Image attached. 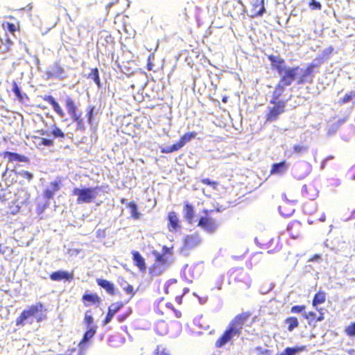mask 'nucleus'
Masks as SVG:
<instances>
[{
	"mask_svg": "<svg viewBox=\"0 0 355 355\" xmlns=\"http://www.w3.org/2000/svg\"><path fill=\"white\" fill-rule=\"evenodd\" d=\"M267 58L270 62L271 69L281 76L274 89V98H276L282 96L284 88L290 86L295 80L299 67H288L285 60L277 55H268Z\"/></svg>",
	"mask_w": 355,
	"mask_h": 355,
	"instance_id": "1",
	"label": "nucleus"
},
{
	"mask_svg": "<svg viewBox=\"0 0 355 355\" xmlns=\"http://www.w3.org/2000/svg\"><path fill=\"white\" fill-rule=\"evenodd\" d=\"M46 309L42 302L28 306L16 318L15 324L23 327L31 318H35L37 322H40L46 319Z\"/></svg>",
	"mask_w": 355,
	"mask_h": 355,
	"instance_id": "2",
	"label": "nucleus"
},
{
	"mask_svg": "<svg viewBox=\"0 0 355 355\" xmlns=\"http://www.w3.org/2000/svg\"><path fill=\"white\" fill-rule=\"evenodd\" d=\"M334 51L332 46H329L322 51V52L315 58V62L309 64L303 73L297 79L298 84H304L305 83H312L313 77V70L315 68L319 67L320 65L326 62L331 56Z\"/></svg>",
	"mask_w": 355,
	"mask_h": 355,
	"instance_id": "3",
	"label": "nucleus"
},
{
	"mask_svg": "<svg viewBox=\"0 0 355 355\" xmlns=\"http://www.w3.org/2000/svg\"><path fill=\"white\" fill-rule=\"evenodd\" d=\"M203 215L198 220L197 226L208 234H214L219 227L220 220L217 216L218 211L213 209H203Z\"/></svg>",
	"mask_w": 355,
	"mask_h": 355,
	"instance_id": "4",
	"label": "nucleus"
},
{
	"mask_svg": "<svg viewBox=\"0 0 355 355\" xmlns=\"http://www.w3.org/2000/svg\"><path fill=\"white\" fill-rule=\"evenodd\" d=\"M281 96L274 98V92L270 101L274 106L270 107L265 115L266 122H273L278 119L279 116L285 112L286 103L284 101H279Z\"/></svg>",
	"mask_w": 355,
	"mask_h": 355,
	"instance_id": "5",
	"label": "nucleus"
},
{
	"mask_svg": "<svg viewBox=\"0 0 355 355\" xmlns=\"http://www.w3.org/2000/svg\"><path fill=\"white\" fill-rule=\"evenodd\" d=\"M188 291L189 289L184 287L182 282H179L176 279L169 280L164 286V292L175 296V300L179 304L182 303V296Z\"/></svg>",
	"mask_w": 355,
	"mask_h": 355,
	"instance_id": "6",
	"label": "nucleus"
},
{
	"mask_svg": "<svg viewBox=\"0 0 355 355\" xmlns=\"http://www.w3.org/2000/svg\"><path fill=\"white\" fill-rule=\"evenodd\" d=\"M155 255V261L148 268V274L151 277H157L161 275L168 266V261L164 254L158 252H153Z\"/></svg>",
	"mask_w": 355,
	"mask_h": 355,
	"instance_id": "7",
	"label": "nucleus"
},
{
	"mask_svg": "<svg viewBox=\"0 0 355 355\" xmlns=\"http://www.w3.org/2000/svg\"><path fill=\"white\" fill-rule=\"evenodd\" d=\"M241 334L240 330H237L230 323L222 334V335L216 340L215 347L217 348L222 347L227 343L230 342L234 336H239Z\"/></svg>",
	"mask_w": 355,
	"mask_h": 355,
	"instance_id": "8",
	"label": "nucleus"
},
{
	"mask_svg": "<svg viewBox=\"0 0 355 355\" xmlns=\"http://www.w3.org/2000/svg\"><path fill=\"white\" fill-rule=\"evenodd\" d=\"M241 334L240 330H237L230 323L222 334V335L216 340L215 347L217 348L222 347L227 343L230 342L234 336H239Z\"/></svg>",
	"mask_w": 355,
	"mask_h": 355,
	"instance_id": "9",
	"label": "nucleus"
},
{
	"mask_svg": "<svg viewBox=\"0 0 355 355\" xmlns=\"http://www.w3.org/2000/svg\"><path fill=\"white\" fill-rule=\"evenodd\" d=\"M241 334L240 330H237L230 323L222 334V335L216 340L215 347L217 348L222 347L227 343L230 342L234 336H239Z\"/></svg>",
	"mask_w": 355,
	"mask_h": 355,
	"instance_id": "10",
	"label": "nucleus"
},
{
	"mask_svg": "<svg viewBox=\"0 0 355 355\" xmlns=\"http://www.w3.org/2000/svg\"><path fill=\"white\" fill-rule=\"evenodd\" d=\"M196 136V132H189L184 133L180 139L173 145L170 146H166L164 148H162L161 152L162 153H171L175 151H178L182 147H183L189 141L195 138Z\"/></svg>",
	"mask_w": 355,
	"mask_h": 355,
	"instance_id": "11",
	"label": "nucleus"
},
{
	"mask_svg": "<svg viewBox=\"0 0 355 355\" xmlns=\"http://www.w3.org/2000/svg\"><path fill=\"white\" fill-rule=\"evenodd\" d=\"M251 315L252 313L250 311L242 312L235 315L234 318L230 321V324L235 327L237 330H240L241 331L243 327Z\"/></svg>",
	"mask_w": 355,
	"mask_h": 355,
	"instance_id": "12",
	"label": "nucleus"
},
{
	"mask_svg": "<svg viewBox=\"0 0 355 355\" xmlns=\"http://www.w3.org/2000/svg\"><path fill=\"white\" fill-rule=\"evenodd\" d=\"M264 0H250V17H258L265 12Z\"/></svg>",
	"mask_w": 355,
	"mask_h": 355,
	"instance_id": "13",
	"label": "nucleus"
},
{
	"mask_svg": "<svg viewBox=\"0 0 355 355\" xmlns=\"http://www.w3.org/2000/svg\"><path fill=\"white\" fill-rule=\"evenodd\" d=\"M317 310L318 311V314L311 311L304 315V318L307 320L309 326L315 327L318 322H321L324 319V313L322 309Z\"/></svg>",
	"mask_w": 355,
	"mask_h": 355,
	"instance_id": "14",
	"label": "nucleus"
},
{
	"mask_svg": "<svg viewBox=\"0 0 355 355\" xmlns=\"http://www.w3.org/2000/svg\"><path fill=\"white\" fill-rule=\"evenodd\" d=\"M167 228L171 232H177L181 229V222L175 211H170L167 216Z\"/></svg>",
	"mask_w": 355,
	"mask_h": 355,
	"instance_id": "15",
	"label": "nucleus"
},
{
	"mask_svg": "<svg viewBox=\"0 0 355 355\" xmlns=\"http://www.w3.org/2000/svg\"><path fill=\"white\" fill-rule=\"evenodd\" d=\"M201 239L198 234H189L184 236L183 248L185 250L193 249L200 245Z\"/></svg>",
	"mask_w": 355,
	"mask_h": 355,
	"instance_id": "16",
	"label": "nucleus"
},
{
	"mask_svg": "<svg viewBox=\"0 0 355 355\" xmlns=\"http://www.w3.org/2000/svg\"><path fill=\"white\" fill-rule=\"evenodd\" d=\"M131 254L134 266L137 267L141 272H145L147 269V266L144 257L139 251L136 250L132 251Z\"/></svg>",
	"mask_w": 355,
	"mask_h": 355,
	"instance_id": "17",
	"label": "nucleus"
},
{
	"mask_svg": "<svg viewBox=\"0 0 355 355\" xmlns=\"http://www.w3.org/2000/svg\"><path fill=\"white\" fill-rule=\"evenodd\" d=\"M50 279L52 281L60 282H71L73 279V273L64 270H57L50 274Z\"/></svg>",
	"mask_w": 355,
	"mask_h": 355,
	"instance_id": "18",
	"label": "nucleus"
},
{
	"mask_svg": "<svg viewBox=\"0 0 355 355\" xmlns=\"http://www.w3.org/2000/svg\"><path fill=\"white\" fill-rule=\"evenodd\" d=\"M288 167L289 164L286 160H283L279 163L272 164L271 165L270 174L282 175L288 171Z\"/></svg>",
	"mask_w": 355,
	"mask_h": 355,
	"instance_id": "19",
	"label": "nucleus"
},
{
	"mask_svg": "<svg viewBox=\"0 0 355 355\" xmlns=\"http://www.w3.org/2000/svg\"><path fill=\"white\" fill-rule=\"evenodd\" d=\"M8 18L10 19H13L15 21V22H10V21H3L2 23V28L6 31L12 33V35L15 34V32L20 31L21 29V23L19 21L16 19L13 16H8Z\"/></svg>",
	"mask_w": 355,
	"mask_h": 355,
	"instance_id": "20",
	"label": "nucleus"
},
{
	"mask_svg": "<svg viewBox=\"0 0 355 355\" xmlns=\"http://www.w3.org/2000/svg\"><path fill=\"white\" fill-rule=\"evenodd\" d=\"M1 155L3 158L7 159L8 162H12L15 161L19 162H26L28 161L26 156L17 154L16 153L5 151L2 153Z\"/></svg>",
	"mask_w": 355,
	"mask_h": 355,
	"instance_id": "21",
	"label": "nucleus"
},
{
	"mask_svg": "<svg viewBox=\"0 0 355 355\" xmlns=\"http://www.w3.org/2000/svg\"><path fill=\"white\" fill-rule=\"evenodd\" d=\"M61 184L62 182L60 179L56 181L51 182L50 183L51 189H47L44 191V198L46 200L52 199L53 198L55 192L59 190Z\"/></svg>",
	"mask_w": 355,
	"mask_h": 355,
	"instance_id": "22",
	"label": "nucleus"
},
{
	"mask_svg": "<svg viewBox=\"0 0 355 355\" xmlns=\"http://www.w3.org/2000/svg\"><path fill=\"white\" fill-rule=\"evenodd\" d=\"M43 100L51 105L53 110L60 116L64 117L65 113L59 104L55 101L54 98L51 95H46L43 97Z\"/></svg>",
	"mask_w": 355,
	"mask_h": 355,
	"instance_id": "23",
	"label": "nucleus"
},
{
	"mask_svg": "<svg viewBox=\"0 0 355 355\" xmlns=\"http://www.w3.org/2000/svg\"><path fill=\"white\" fill-rule=\"evenodd\" d=\"M96 283L100 287L105 289V291L109 295H115L116 293H115L114 285L112 283H111L110 282H109L106 279L98 278V279H96Z\"/></svg>",
	"mask_w": 355,
	"mask_h": 355,
	"instance_id": "24",
	"label": "nucleus"
},
{
	"mask_svg": "<svg viewBox=\"0 0 355 355\" xmlns=\"http://www.w3.org/2000/svg\"><path fill=\"white\" fill-rule=\"evenodd\" d=\"M72 194L78 196L77 201L78 203L89 201V189H80L75 188L72 191Z\"/></svg>",
	"mask_w": 355,
	"mask_h": 355,
	"instance_id": "25",
	"label": "nucleus"
},
{
	"mask_svg": "<svg viewBox=\"0 0 355 355\" xmlns=\"http://www.w3.org/2000/svg\"><path fill=\"white\" fill-rule=\"evenodd\" d=\"M184 218L190 224L193 223L195 216L194 207L189 202L184 205Z\"/></svg>",
	"mask_w": 355,
	"mask_h": 355,
	"instance_id": "26",
	"label": "nucleus"
},
{
	"mask_svg": "<svg viewBox=\"0 0 355 355\" xmlns=\"http://www.w3.org/2000/svg\"><path fill=\"white\" fill-rule=\"evenodd\" d=\"M301 223L299 221L295 220L290 223L287 230L289 232L291 236L295 239L299 236L300 234Z\"/></svg>",
	"mask_w": 355,
	"mask_h": 355,
	"instance_id": "27",
	"label": "nucleus"
},
{
	"mask_svg": "<svg viewBox=\"0 0 355 355\" xmlns=\"http://www.w3.org/2000/svg\"><path fill=\"white\" fill-rule=\"evenodd\" d=\"M65 106L71 116H75L77 119L76 115L80 114V112H78L75 103L71 98H67L65 101Z\"/></svg>",
	"mask_w": 355,
	"mask_h": 355,
	"instance_id": "28",
	"label": "nucleus"
},
{
	"mask_svg": "<svg viewBox=\"0 0 355 355\" xmlns=\"http://www.w3.org/2000/svg\"><path fill=\"white\" fill-rule=\"evenodd\" d=\"M284 324L287 325V330L290 332L299 327L300 322L297 317L290 316L284 320Z\"/></svg>",
	"mask_w": 355,
	"mask_h": 355,
	"instance_id": "29",
	"label": "nucleus"
},
{
	"mask_svg": "<svg viewBox=\"0 0 355 355\" xmlns=\"http://www.w3.org/2000/svg\"><path fill=\"white\" fill-rule=\"evenodd\" d=\"M279 211L282 216L288 217L294 213L295 209L288 202H285L279 207Z\"/></svg>",
	"mask_w": 355,
	"mask_h": 355,
	"instance_id": "30",
	"label": "nucleus"
},
{
	"mask_svg": "<svg viewBox=\"0 0 355 355\" xmlns=\"http://www.w3.org/2000/svg\"><path fill=\"white\" fill-rule=\"evenodd\" d=\"M51 134L53 139H58L60 141H62L67 137L66 134L56 125L51 126Z\"/></svg>",
	"mask_w": 355,
	"mask_h": 355,
	"instance_id": "31",
	"label": "nucleus"
},
{
	"mask_svg": "<svg viewBox=\"0 0 355 355\" xmlns=\"http://www.w3.org/2000/svg\"><path fill=\"white\" fill-rule=\"evenodd\" d=\"M305 350H306V347L304 345L295 347H288L285 348L282 352H281L279 354H277L276 355H296L297 353L303 352Z\"/></svg>",
	"mask_w": 355,
	"mask_h": 355,
	"instance_id": "32",
	"label": "nucleus"
},
{
	"mask_svg": "<svg viewBox=\"0 0 355 355\" xmlns=\"http://www.w3.org/2000/svg\"><path fill=\"white\" fill-rule=\"evenodd\" d=\"M326 300V293L323 291H319L315 294L312 300V306H317L318 304H323Z\"/></svg>",
	"mask_w": 355,
	"mask_h": 355,
	"instance_id": "33",
	"label": "nucleus"
},
{
	"mask_svg": "<svg viewBox=\"0 0 355 355\" xmlns=\"http://www.w3.org/2000/svg\"><path fill=\"white\" fill-rule=\"evenodd\" d=\"M127 207L130 210V216L134 220H138L140 218V213L138 211L137 205L133 202H129L127 203Z\"/></svg>",
	"mask_w": 355,
	"mask_h": 355,
	"instance_id": "34",
	"label": "nucleus"
},
{
	"mask_svg": "<svg viewBox=\"0 0 355 355\" xmlns=\"http://www.w3.org/2000/svg\"><path fill=\"white\" fill-rule=\"evenodd\" d=\"M152 355H171V352L167 347L159 345L156 347Z\"/></svg>",
	"mask_w": 355,
	"mask_h": 355,
	"instance_id": "35",
	"label": "nucleus"
},
{
	"mask_svg": "<svg viewBox=\"0 0 355 355\" xmlns=\"http://www.w3.org/2000/svg\"><path fill=\"white\" fill-rule=\"evenodd\" d=\"M77 119L75 116L71 117L73 121L76 123V130L77 131H84L85 130V126L83 122V119L81 117V113L76 115Z\"/></svg>",
	"mask_w": 355,
	"mask_h": 355,
	"instance_id": "36",
	"label": "nucleus"
},
{
	"mask_svg": "<svg viewBox=\"0 0 355 355\" xmlns=\"http://www.w3.org/2000/svg\"><path fill=\"white\" fill-rule=\"evenodd\" d=\"M353 98H355V92H351L345 94L343 97L340 98L338 103L343 105L351 101Z\"/></svg>",
	"mask_w": 355,
	"mask_h": 355,
	"instance_id": "37",
	"label": "nucleus"
},
{
	"mask_svg": "<svg viewBox=\"0 0 355 355\" xmlns=\"http://www.w3.org/2000/svg\"><path fill=\"white\" fill-rule=\"evenodd\" d=\"M121 280L126 285L123 288L124 292L125 293H127L128 295H130V298H132L135 294V292L134 291V288L132 285L129 284H127V282H125V280L124 279V278L121 277Z\"/></svg>",
	"mask_w": 355,
	"mask_h": 355,
	"instance_id": "38",
	"label": "nucleus"
},
{
	"mask_svg": "<svg viewBox=\"0 0 355 355\" xmlns=\"http://www.w3.org/2000/svg\"><path fill=\"white\" fill-rule=\"evenodd\" d=\"M345 333L347 336L349 337L355 336V321L351 322L349 325H347L345 327Z\"/></svg>",
	"mask_w": 355,
	"mask_h": 355,
	"instance_id": "39",
	"label": "nucleus"
},
{
	"mask_svg": "<svg viewBox=\"0 0 355 355\" xmlns=\"http://www.w3.org/2000/svg\"><path fill=\"white\" fill-rule=\"evenodd\" d=\"M64 73V69L60 66L59 64L55 63L51 67V74L54 76H60Z\"/></svg>",
	"mask_w": 355,
	"mask_h": 355,
	"instance_id": "40",
	"label": "nucleus"
},
{
	"mask_svg": "<svg viewBox=\"0 0 355 355\" xmlns=\"http://www.w3.org/2000/svg\"><path fill=\"white\" fill-rule=\"evenodd\" d=\"M12 92L19 101H23L24 98L21 94L20 87L17 85L16 82L12 83Z\"/></svg>",
	"mask_w": 355,
	"mask_h": 355,
	"instance_id": "41",
	"label": "nucleus"
},
{
	"mask_svg": "<svg viewBox=\"0 0 355 355\" xmlns=\"http://www.w3.org/2000/svg\"><path fill=\"white\" fill-rule=\"evenodd\" d=\"M301 196L306 199L312 200L314 198L315 195L314 194H310L308 191L307 186L306 184H304L302 187L301 188Z\"/></svg>",
	"mask_w": 355,
	"mask_h": 355,
	"instance_id": "42",
	"label": "nucleus"
},
{
	"mask_svg": "<svg viewBox=\"0 0 355 355\" xmlns=\"http://www.w3.org/2000/svg\"><path fill=\"white\" fill-rule=\"evenodd\" d=\"M202 184L210 186L213 189H216L218 183L216 181H212L209 178H202L200 180Z\"/></svg>",
	"mask_w": 355,
	"mask_h": 355,
	"instance_id": "43",
	"label": "nucleus"
},
{
	"mask_svg": "<svg viewBox=\"0 0 355 355\" xmlns=\"http://www.w3.org/2000/svg\"><path fill=\"white\" fill-rule=\"evenodd\" d=\"M123 306H124L123 302H116L112 303L108 306V308L116 313Z\"/></svg>",
	"mask_w": 355,
	"mask_h": 355,
	"instance_id": "44",
	"label": "nucleus"
},
{
	"mask_svg": "<svg viewBox=\"0 0 355 355\" xmlns=\"http://www.w3.org/2000/svg\"><path fill=\"white\" fill-rule=\"evenodd\" d=\"M293 153L297 155H300L308 150V147L304 145H295L293 146Z\"/></svg>",
	"mask_w": 355,
	"mask_h": 355,
	"instance_id": "45",
	"label": "nucleus"
},
{
	"mask_svg": "<svg viewBox=\"0 0 355 355\" xmlns=\"http://www.w3.org/2000/svg\"><path fill=\"white\" fill-rule=\"evenodd\" d=\"M131 313H132V310L130 309H129L125 312H123V313L119 314L117 316V320L119 322H123L127 320V318L131 315Z\"/></svg>",
	"mask_w": 355,
	"mask_h": 355,
	"instance_id": "46",
	"label": "nucleus"
},
{
	"mask_svg": "<svg viewBox=\"0 0 355 355\" xmlns=\"http://www.w3.org/2000/svg\"><path fill=\"white\" fill-rule=\"evenodd\" d=\"M92 76V78L94 81V83L97 85L98 87H101V82H100V78L98 76V71L97 68H94L92 69V73L90 74Z\"/></svg>",
	"mask_w": 355,
	"mask_h": 355,
	"instance_id": "47",
	"label": "nucleus"
},
{
	"mask_svg": "<svg viewBox=\"0 0 355 355\" xmlns=\"http://www.w3.org/2000/svg\"><path fill=\"white\" fill-rule=\"evenodd\" d=\"M309 6L310 8L313 10H320L322 9L321 3L316 0H310Z\"/></svg>",
	"mask_w": 355,
	"mask_h": 355,
	"instance_id": "48",
	"label": "nucleus"
},
{
	"mask_svg": "<svg viewBox=\"0 0 355 355\" xmlns=\"http://www.w3.org/2000/svg\"><path fill=\"white\" fill-rule=\"evenodd\" d=\"M116 314V313H114V311H112L111 309H110L109 308L107 309V315L105 316V318H104V320H103L102 323L103 325H105L107 324V323H109L112 318H113V316Z\"/></svg>",
	"mask_w": 355,
	"mask_h": 355,
	"instance_id": "49",
	"label": "nucleus"
},
{
	"mask_svg": "<svg viewBox=\"0 0 355 355\" xmlns=\"http://www.w3.org/2000/svg\"><path fill=\"white\" fill-rule=\"evenodd\" d=\"M305 309V305H295L291 308V312L292 313H300L304 311Z\"/></svg>",
	"mask_w": 355,
	"mask_h": 355,
	"instance_id": "50",
	"label": "nucleus"
},
{
	"mask_svg": "<svg viewBox=\"0 0 355 355\" xmlns=\"http://www.w3.org/2000/svg\"><path fill=\"white\" fill-rule=\"evenodd\" d=\"M255 351L259 355H270L272 352L268 349H263L261 347L258 346L255 347Z\"/></svg>",
	"mask_w": 355,
	"mask_h": 355,
	"instance_id": "51",
	"label": "nucleus"
},
{
	"mask_svg": "<svg viewBox=\"0 0 355 355\" xmlns=\"http://www.w3.org/2000/svg\"><path fill=\"white\" fill-rule=\"evenodd\" d=\"M40 145L50 147L53 145V140L51 139L41 138Z\"/></svg>",
	"mask_w": 355,
	"mask_h": 355,
	"instance_id": "52",
	"label": "nucleus"
},
{
	"mask_svg": "<svg viewBox=\"0 0 355 355\" xmlns=\"http://www.w3.org/2000/svg\"><path fill=\"white\" fill-rule=\"evenodd\" d=\"M101 302V298L97 294H90V303L98 304Z\"/></svg>",
	"mask_w": 355,
	"mask_h": 355,
	"instance_id": "53",
	"label": "nucleus"
},
{
	"mask_svg": "<svg viewBox=\"0 0 355 355\" xmlns=\"http://www.w3.org/2000/svg\"><path fill=\"white\" fill-rule=\"evenodd\" d=\"M230 6L233 8V10L228 11L229 15H230L232 17L236 16V15H239V11H236L235 10V9L236 8L237 6L235 5L234 3H232Z\"/></svg>",
	"mask_w": 355,
	"mask_h": 355,
	"instance_id": "54",
	"label": "nucleus"
},
{
	"mask_svg": "<svg viewBox=\"0 0 355 355\" xmlns=\"http://www.w3.org/2000/svg\"><path fill=\"white\" fill-rule=\"evenodd\" d=\"M21 175L23 178H24L27 179L28 180H32V178H33V175H32L30 172H28V171H22V172L21 173Z\"/></svg>",
	"mask_w": 355,
	"mask_h": 355,
	"instance_id": "55",
	"label": "nucleus"
},
{
	"mask_svg": "<svg viewBox=\"0 0 355 355\" xmlns=\"http://www.w3.org/2000/svg\"><path fill=\"white\" fill-rule=\"evenodd\" d=\"M57 5L59 6H67L69 0H56Z\"/></svg>",
	"mask_w": 355,
	"mask_h": 355,
	"instance_id": "56",
	"label": "nucleus"
},
{
	"mask_svg": "<svg viewBox=\"0 0 355 355\" xmlns=\"http://www.w3.org/2000/svg\"><path fill=\"white\" fill-rule=\"evenodd\" d=\"M88 335H89V330L85 331V333L84 334V336H83V339L80 340L79 345L82 344L84 342H86L89 339Z\"/></svg>",
	"mask_w": 355,
	"mask_h": 355,
	"instance_id": "57",
	"label": "nucleus"
},
{
	"mask_svg": "<svg viewBox=\"0 0 355 355\" xmlns=\"http://www.w3.org/2000/svg\"><path fill=\"white\" fill-rule=\"evenodd\" d=\"M97 236L100 238H104L105 236V232L104 230H98L97 232Z\"/></svg>",
	"mask_w": 355,
	"mask_h": 355,
	"instance_id": "58",
	"label": "nucleus"
},
{
	"mask_svg": "<svg viewBox=\"0 0 355 355\" xmlns=\"http://www.w3.org/2000/svg\"><path fill=\"white\" fill-rule=\"evenodd\" d=\"M347 119V116H344L343 118L342 119H340L338 121H337V124L338 125H341L343 124V123H345Z\"/></svg>",
	"mask_w": 355,
	"mask_h": 355,
	"instance_id": "59",
	"label": "nucleus"
},
{
	"mask_svg": "<svg viewBox=\"0 0 355 355\" xmlns=\"http://www.w3.org/2000/svg\"><path fill=\"white\" fill-rule=\"evenodd\" d=\"M147 69L151 71L153 69V64L150 62V57L148 59Z\"/></svg>",
	"mask_w": 355,
	"mask_h": 355,
	"instance_id": "60",
	"label": "nucleus"
},
{
	"mask_svg": "<svg viewBox=\"0 0 355 355\" xmlns=\"http://www.w3.org/2000/svg\"><path fill=\"white\" fill-rule=\"evenodd\" d=\"M36 133L39 134L40 135H44L46 132L44 130H37L35 131Z\"/></svg>",
	"mask_w": 355,
	"mask_h": 355,
	"instance_id": "61",
	"label": "nucleus"
},
{
	"mask_svg": "<svg viewBox=\"0 0 355 355\" xmlns=\"http://www.w3.org/2000/svg\"><path fill=\"white\" fill-rule=\"evenodd\" d=\"M83 300H89V293H85L83 296Z\"/></svg>",
	"mask_w": 355,
	"mask_h": 355,
	"instance_id": "62",
	"label": "nucleus"
},
{
	"mask_svg": "<svg viewBox=\"0 0 355 355\" xmlns=\"http://www.w3.org/2000/svg\"><path fill=\"white\" fill-rule=\"evenodd\" d=\"M84 320H85V321L87 324H89V315H87V313H86V314H85V319H84Z\"/></svg>",
	"mask_w": 355,
	"mask_h": 355,
	"instance_id": "63",
	"label": "nucleus"
},
{
	"mask_svg": "<svg viewBox=\"0 0 355 355\" xmlns=\"http://www.w3.org/2000/svg\"><path fill=\"white\" fill-rule=\"evenodd\" d=\"M89 332H90V337H92L95 334V330L90 328Z\"/></svg>",
	"mask_w": 355,
	"mask_h": 355,
	"instance_id": "64",
	"label": "nucleus"
}]
</instances>
